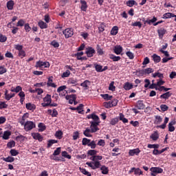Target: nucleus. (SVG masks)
I'll return each instance as SVG.
<instances>
[{
    "mask_svg": "<svg viewBox=\"0 0 176 176\" xmlns=\"http://www.w3.org/2000/svg\"><path fill=\"white\" fill-rule=\"evenodd\" d=\"M14 8V1L10 0L7 2V9L8 10H13Z\"/></svg>",
    "mask_w": 176,
    "mask_h": 176,
    "instance_id": "6ab92c4d",
    "label": "nucleus"
},
{
    "mask_svg": "<svg viewBox=\"0 0 176 176\" xmlns=\"http://www.w3.org/2000/svg\"><path fill=\"white\" fill-rule=\"evenodd\" d=\"M140 152H141V151L140 150V148H137L135 149L129 150V156H134L135 155L136 156H138V155H140Z\"/></svg>",
    "mask_w": 176,
    "mask_h": 176,
    "instance_id": "ddd939ff",
    "label": "nucleus"
},
{
    "mask_svg": "<svg viewBox=\"0 0 176 176\" xmlns=\"http://www.w3.org/2000/svg\"><path fill=\"white\" fill-rule=\"evenodd\" d=\"M61 153V147H58L52 154V156H58Z\"/></svg>",
    "mask_w": 176,
    "mask_h": 176,
    "instance_id": "5fc2aeb1",
    "label": "nucleus"
},
{
    "mask_svg": "<svg viewBox=\"0 0 176 176\" xmlns=\"http://www.w3.org/2000/svg\"><path fill=\"white\" fill-rule=\"evenodd\" d=\"M159 131H154V133H153L151 135H150V138L153 140V141H157L159 140Z\"/></svg>",
    "mask_w": 176,
    "mask_h": 176,
    "instance_id": "f3484780",
    "label": "nucleus"
},
{
    "mask_svg": "<svg viewBox=\"0 0 176 176\" xmlns=\"http://www.w3.org/2000/svg\"><path fill=\"white\" fill-rule=\"evenodd\" d=\"M154 124H160L163 122V118L160 116H155Z\"/></svg>",
    "mask_w": 176,
    "mask_h": 176,
    "instance_id": "cd10ccee",
    "label": "nucleus"
},
{
    "mask_svg": "<svg viewBox=\"0 0 176 176\" xmlns=\"http://www.w3.org/2000/svg\"><path fill=\"white\" fill-rule=\"evenodd\" d=\"M105 31V23L104 22L100 23L98 26V33L104 32Z\"/></svg>",
    "mask_w": 176,
    "mask_h": 176,
    "instance_id": "c756f323",
    "label": "nucleus"
},
{
    "mask_svg": "<svg viewBox=\"0 0 176 176\" xmlns=\"http://www.w3.org/2000/svg\"><path fill=\"white\" fill-rule=\"evenodd\" d=\"M65 100L69 101V104H74V101H76V94L67 95L65 96Z\"/></svg>",
    "mask_w": 176,
    "mask_h": 176,
    "instance_id": "6e6552de",
    "label": "nucleus"
},
{
    "mask_svg": "<svg viewBox=\"0 0 176 176\" xmlns=\"http://www.w3.org/2000/svg\"><path fill=\"white\" fill-rule=\"evenodd\" d=\"M100 96L102 98H104V100H105V101H110L111 100H112V98H113V96H110L108 94H100Z\"/></svg>",
    "mask_w": 176,
    "mask_h": 176,
    "instance_id": "bb28decb",
    "label": "nucleus"
},
{
    "mask_svg": "<svg viewBox=\"0 0 176 176\" xmlns=\"http://www.w3.org/2000/svg\"><path fill=\"white\" fill-rule=\"evenodd\" d=\"M14 96H16V94H12V93L9 94V91H8V89H6L4 91V98L7 101L10 100V99L13 98Z\"/></svg>",
    "mask_w": 176,
    "mask_h": 176,
    "instance_id": "9d476101",
    "label": "nucleus"
},
{
    "mask_svg": "<svg viewBox=\"0 0 176 176\" xmlns=\"http://www.w3.org/2000/svg\"><path fill=\"white\" fill-rule=\"evenodd\" d=\"M50 45L56 48L60 47V44L56 40L52 41L50 43Z\"/></svg>",
    "mask_w": 176,
    "mask_h": 176,
    "instance_id": "13d9d810",
    "label": "nucleus"
},
{
    "mask_svg": "<svg viewBox=\"0 0 176 176\" xmlns=\"http://www.w3.org/2000/svg\"><path fill=\"white\" fill-rule=\"evenodd\" d=\"M67 83L69 85H76V84L78 83V80L76 78H69V80H67Z\"/></svg>",
    "mask_w": 176,
    "mask_h": 176,
    "instance_id": "ea45409f",
    "label": "nucleus"
},
{
    "mask_svg": "<svg viewBox=\"0 0 176 176\" xmlns=\"http://www.w3.org/2000/svg\"><path fill=\"white\" fill-rule=\"evenodd\" d=\"M132 27H138V28H141L142 27V23L140 21H136L135 23H131Z\"/></svg>",
    "mask_w": 176,
    "mask_h": 176,
    "instance_id": "bf43d9fd",
    "label": "nucleus"
},
{
    "mask_svg": "<svg viewBox=\"0 0 176 176\" xmlns=\"http://www.w3.org/2000/svg\"><path fill=\"white\" fill-rule=\"evenodd\" d=\"M69 75H71V72L69 69H67L65 72L62 74V78H69Z\"/></svg>",
    "mask_w": 176,
    "mask_h": 176,
    "instance_id": "4d7b16f0",
    "label": "nucleus"
},
{
    "mask_svg": "<svg viewBox=\"0 0 176 176\" xmlns=\"http://www.w3.org/2000/svg\"><path fill=\"white\" fill-rule=\"evenodd\" d=\"M101 166V162L99 161H95L94 162V170H96L97 168H100V166Z\"/></svg>",
    "mask_w": 176,
    "mask_h": 176,
    "instance_id": "6e6d98bb",
    "label": "nucleus"
},
{
    "mask_svg": "<svg viewBox=\"0 0 176 176\" xmlns=\"http://www.w3.org/2000/svg\"><path fill=\"white\" fill-rule=\"evenodd\" d=\"M156 21H157V18H156V16H153L152 19L144 21V24L147 23L151 25V24L156 23Z\"/></svg>",
    "mask_w": 176,
    "mask_h": 176,
    "instance_id": "c9c22d12",
    "label": "nucleus"
},
{
    "mask_svg": "<svg viewBox=\"0 0 176 176\" xmlns=\"http://www.w3.org/2000/svg\"><path fill=\"white\" fill-rule=\"evenodd\" d=\"M32 137H33L34 140H38L39 142H42V141H43V136H42L39 133H32Z\"/></svg>",
    "mask_w": 176,
    "mask_h": 176,
    "instance_id": "9b49d317",
    "label": "nucleus"
},
{
    "mask_svg": "<svg viewBox=\"0 0 176 176\" xmlns=\"http://www.w3.org/2000/svg\"><path fill=\"white\" fill-rule=\"evenodd\" d=\"M152 57L155 64H157V63H160V61H162V58L160 57V56L156 54H153Z\"/></svg>",
    "mask_w": 176,
    "mask_h": 176,
    "instance_id": "4be33fe9",
    "label": "nucleus"
},
{
    "mask_svg": "<svg viewBox=\"0 0 176 176\" xmlns=\"http://www.w3.org/2000/svg\"><path fill=\"white\" fill-rule=\"evenodd\" d=\"M171 96H173V94L170 91H168L161 95L160 98H163L164 100H168Z\"/></svg>",
    "mask_w": 176,
    "mask_h": 176,
    "instance_id": "5701e85b",
    "label": "nucleus"
},
{
    "mask_svg": "<svg viewBox=\"0 0 176 176\" xmlns=\"http://www.w3.org/2000/svg\"><path fill=\"white\" fill-rule=\"evenodd\" d=\"M100 170H102V174H103L104 175H107L109 173V168L105 166V165H102L100 167Z\"/></svg>",
    "mask_w": 176,
    "mask_h": 176,
    "instance_id": "393cba45",
    "label": "nucleus"
},
{
    "mask_svg": "<svg viewBox=\"0 0 176 176\" xmlns=\"http://www.w3.org/2000/svg\"><path fill=\"white\" fill-rule=\"evenodd\" d=\"M3 160L7 163H13L14 162V157L8 156V157L3 158Z\"/></svg>",
    "mask_w": 176,
    "mask_h": 176,
    "instance_id": "37998d69",
    "label": "nucleus"
},
{
    "mask_svg": "<svg viewBox=\"0 0 176 176\" xmlns=\"http://www.w3.org/2000/svg\"><path fill=\"white\" fill-rule=\"evenodd\" d=\"M61 155L63 156V157H65L66 159L69 160H71L72 157L71 155L68 154L67 151H63Z\"/></svg>",
    "mask_w": 176,
    "mask_h": 176,
    "instance_id": "3c124183",
    "label": "nucleus"
},
{
    "mask_svg": "<svg viewBox=\"0 0 176 176\" xmlns=\"http://www.w3.org/2000/svg\"><path fill=\"white\" fill-rule=\"evenodd\" d=\"M12 135V132L10 131H6L3 135V140H9V137Z\"/></svg>",
    "mask_w": 176,
    "mask_h": 176,
    "instance_id": "2f4dec72",
    "label": "nucleus"
},
{
    "mask_svg": "<svg viewBox=\"0 0 176 176\" xmlns=\"http://www.w3.org/2000/svg\"><path fill=\"white\" fill-rule=\"evenodd\" d=\"M8 72V69L5 67L3 65L0 66V75H3V74H6Z\"/></svg>",
    "mask_w": 176,
    "mask_h": 176,
    "instance_id": "864d4df0",
    "label": "nucleus"
},
{
    "mask_svg": "<svg viewBox=\"0 0 176 176\" xmlns=\"http://www.w3.org/2000/svg\"><path fill=\"white\" fill-rule=\"evenodd\" d=\"M109 58L113 61H120L122 58L120 56H116V55L111 54H109Z\"/></svg>",
    "mask_w": 176,
    "mask_h": 176,
    "instance_id": "72a5a7b5",
    "label": "nucleus"
},
{
    "mask_svg": "<svg viewBox=\"0 0 176 176\" xmlns=\"http://www.w3.org/2000/svg\"><path fill=\"white\" fill-rule=\"evenodd\" d=\"M47 85L49 87H57V85L53 82V76L48 78Z\"/></svg>",
    "mask_w": 176,
    "mask_h": 176,
    "instance_id": "412c9836",
    "label": "nucleus"
},
{
    "mask_svg": "<svg viewBox=\"0 0 176 176\" xmlns=\"http://www.w3.org/2000/svg\"><path fill=\"white\" fill-rule=\"evenodd\" d=\"M63 134L61 131H58L55 133V137L58 138V140H61L63 138Z\"/></svg>",
    "mask_w": 176,
    "mask_h": 176,
    "instance_id": "8fccbe9b",
    "label": "nucleus"
},
{
    "mask_svg": "<svg viewBox=\"0 0 176 176\" xmlns=\"http://www.w3.org/2000/svg\"><path fill=\"white\" fill-rule=\"evenodd\" d=\"M168 120H169L168 117H166L164 119V123L160 126H157V127H158L159 129H166L167 124L168 123Z\"/></svg>",
    "mask_w": 176,
    "mask_h": 176,
    "instance_id": "a878e982",
    "label": "nucleus"
},
{
    "mask_svg": "<svg viewBox=\"0 0 176 176\" xmlns=\"http://www.w3.org/2000/svg\"><path fill=\"white\" fill-rule=\"evenodd\" d=\"M38 131H45V130H46V126L45 125V124L40 122L38 124Z\"/></svg>",
    "mask_w": 176,
    "mask_h": 176,
    "instance_id": "a19ab883",
    "label": "nucleus"
},
{
    "mask_svg": "<svg viewBox=\"0 0 176 176\" xmlns=\"http://www.w3.org/2000/svg\"><path fill=\"white\" fill-rule=\"evenodd\" d=\"M85 54H87V57H93L96 54V50L92 47H88L86 48Z\"/></svg>",
    "mask_w": 176,
    "mask_h": 176,
    "instance_id": "0eeeda50",
    "label": "nucleus"
},
{
    "mask_svg": "<svg viewBox=\"0 0 176 176\" xmlns=\"http://www.w3.org/2000/svg\"><path fill=\"white\" fill-rule=\"evenodd\" d=\"M11 156H17L19 155V151L14 148H12L10 151Z\"/></svg>",
    "mask_w": 176,
    "mask_h": 176,
    "instance_id": "680f3d73",
    "label": "nucleus"
},
{
    "mask_svg": "<svg viewBox=\"0 0 176 176\" xmlns=\"http://www.w3.org/2000/svg\"><path fill=\"white\" fill-rule=\"evenodd\" d=\"M152 76H153V78H159V79H163L164 78V76L163 75V74H161L159 72H157L153 74Z\"/></svg>",
    "mask_w": 176,
    "mask_h": 176,
    "instance_id": "f704fd0d",
    "label": "nucleus"
},
{
    "mask_svg": "<svg viewBox=\"0 0 176 176\" xmlns=\"http://www.w3.org/2000/svg\"><path fill=\"white\" fill-rule=\"evenodd\" d=\"M18 56L19 57H20L21 58H24V57H25V56H27V54H25V51H24L23 50L19 51L18 52Z\"/></svg>",
    "mask_w": 176,
    "mask_h": 176,
    "instance_id": "603ef678",
    "label": "nucleus"
},
{
    "mask_svg": "<svg viewBox=\"0 0 176 176\" xmlns=\"http://www.w3.org/2000/svg\"><path fill=\"white\" fill-rule=\"evenodd\" d=\"M50 67V63L47 61L43 62L38 60L36 63L35 67L40 68V69L43 70V68H49Z\"/></svg>",
    "mask_w": 176,
    "mask_h": 176,
    "instance_id": "f257e3e1",
    "label": "nucleus"
},
{
    "mask_svg": "<svg viewBox=\"0 0 176 176\" xmlns=\"http://www.w3.org/2000/svg\"><path fill=\"white\" fill-rule=\"evenodd\" d=\"M43 101L47 104H52V96H50V94H47L43 98Z\"/></svg>",
    "mask_w": 176,
    "mask_h": 176,
    "instance_id": "7c9ffc66",
    "label": "nucleus"
},
{
    "mask_svg": "<svg viewBox=\"0 0 176 176\" xmlns=\"http://www.w3.org/2000/svg\"><path fill=\"white\" fill-rule=\"evenodd\" d=\"M58 142V140H47V148H52V146H53V144H57Z\"/></svg>",
    "mask_w": 176,
    "mask_h": 176,
    "instance_id": "c85d7f7f",
    "label": "nucleus"
},
{
    "mask_svg": "<svg viewBox=\"0 0 176 176\" xmlns=\"http://www.w3.org/2000/svg\"><path fill=\"white\" fill-rule=\"evenodd\" d=\"M7 146L8 148H9V149H12V148H14V146H16V142H14V140L8 142L7 144Z\"/></svg>",
    "mask_w": 176,
    "mask_h": 176,
    "instance_id": "09e8293b",
    "label": "nucleus"
},
{
    "mask_svg": "<svg viewBox=\"0 0 176 176\" xmlns=\"http://www.w3.org/2000/svg\"><path fill=\"white\" fill-rule=\"evenodd\" d=\"M91 85V82L89 80H85L83 82H82L80 86L84 88V90H89L90 89V85Z\"/></svg>",
    "mask_w": 176,
    "mask_h": 176,
    "instance_id": "1a4fd4ad",
    "label": "nucleus"
},
{
    "mask_svg": "<svg viewBox=\"0 0 176 176\" xmlns=\"http://www.w3.org/2000/svg\"><path fill=\"white\" fill-rule=\"evenodd\" d=\"M87 119H93L94 121H91V123H101V121L100 120V117L94 113L87 116Z\"/></svg>",
    "mask_w": 176,
    "mask_h": 176,
    "instance_id": "423d86ee",
    "label": "nucleus"
},
{
    "mask_svg": "<svg viewBox=\"0 0 176 176\" xmlns=\"http://www.w3.org/2000/svg\"><path fill=\"white\" fill-rule=\"evenodd\" d=\"M35 123L32 121H27L24 124V130L25 131H31L32 129H35Z\"/></svg>",
    "mask_w": 176,
    "mask_h": 176,
    "instance_id": "f03ea898",
    "label": "nucleus"
},
{
    "mask_svg": "<svg viewBox=\"0 0 176 176\" xmlns=\"http://www.w3.org/2000/svg\"><path fill=\"white\" fill-rule=\"evenodd\" d=\"M127 57H129V60H133L134 58V54L130 51L126 52Z\"/></svg>",
    "mask_w": 176,
    "mask_h": 176,
    "instance_id": "0e129e2a",
    "label": "nucleus"
},
{
    "mask_svg": "<svg viewBox=\"0 0 176 176\" xmlns=\"http://www.w3.org/2000/svg\"><path fill=\"white\" fill-rule=\"evenodd\" d=\"M87 155L89 156H96V155H97V150H89L87 151Z\"/></svg>",
    "mask_w": 176,
    "mask_h": 176,
    "instance_id": "052dcab7",
    "label": "nucleus"
},
{
    "mask_svg": "<svg viewBox=\"0 0 176 176\" xmlns=\"http://www.w3.org/2000/svg\"><path fill=\"white\" fill-rule=\"evenodd\" d=\"M109 90L111 91H115L116 90V87H115V81H112L109 86Z\"/></svg>",
    "mask_w": 176,
    "mask_h": 176,
    "instance_id": "c03bdc74",
    "label": "nucleus"
},
{
    "mask_svg": "<svg viewBox=\"0 0 176 176\" xmlns=\"http://www.w3.org/2000/svg\"><path fill=\"white\" fill-rule=\"evenodd\" d=\"M157 32L160 36V39H163V36L166 35L167 30H166V29H164V28H161L160 30H157Z\"/></svg>",
    "mask_w": 176,
    "mask_h": 176,
    "instance_id": "dca6fc26",
    "label": "nucleus"
},
{
    "mask_svg": "<svg viewBox=\"0 0 176 176\" xmlns=\"http://www.w3.org/2000/svg\"><path fill=\"white\" fill-rule=\"evenodd\" d=\"M88 146L91 148V149H96L97 147V144H96V140H91L89 142V144H88Z\"/></svg>",
    "mask_w": 176,
    "mask_h": 176,
    "instance_id": "79ce46f5",
    "label": "nucleus"
},
{
    "mask_svg": "<svg viewBox=\"0 0 176 176\" xmlns=\"http://www.w3.org/2000/svg\"><path fill=\"white\" fill-rule=\"evenodd\" d=\"M80 3H81L80 10L82 12H87V2L85 0H80Z\"/></svg>",
    "mask_w": 176,
    "mask_h": 176,
    "instance_id": "2eb2a0df",
    "label": "nucleus"
},
{
    "mask_svg": "<svg viewBox=\"0 0 176 176\" xmlns=\"http://www.w3.org/2000/svg\"><path fill=\"white\" fill-rule=\"evenodd\" d=\"M90 133H91V131L90 130V128H87L86 130H85L83 131L84 135L85 137H88V138L93 137V135H91Z\"/></svg>",
    "mask_w": 176,
    "mask_h": 176,
    "instance_id": "e433bc0d",
    "label": "nucleus"
},
{
    "mask_svg": "<svg viewBox=\"0 0 176 176\" xmlns=\"http://www.w3.org/2000/svg\"><path fill=\"white\" fill-rule=\"evenodd\" d=\"M90 131L91 133H97L98 130H100V128H98V126H100V123L98 122H90Z\"/></svg>",
    "mask_w": 176,
    "mask_h": 176,
    "instance_id": "39448f33",
    "label": "nucleus"
},
{
    "mask_svg": "<svg viewBox=\"0 0 176 176\" xmlns=\"http://www.w3.org/2000/svg\"><path fill=\"white\" fill-rule=\"evenodd\" d=\"M133 5H135V6L138 5V3L135 2V0H129L126 1V6L129 8H133Z\"/></svg>",
    "mask_w": 176,
    "mask_h": 176,
    "instance_id": "473e14b6",
    "label": "nucleus"
},
{
    "mask_svg": "<svg viewBox=\"0 0 176 176\" xmlns=\"http://www.w3.org/2000/svg\"><path fill=\"white\" fill-rule=\"evenodd\" d=\"M135 108L137 109H145V104H144V100H138L136 103Z\"/></svg>",
    "mask_w": 176,
    "mask_h": 176,
    "instance_id": "4468645a",
    "label": "nucleus"
},
{
    "mask_svg": "<svg viewBox=\"0 0 176 176\" xmlns=\"http://www.w3.org/2000/svg\"><path fill=\"white\" fill-rule=\"evenodd\" d=\"M113 52L115 54H122V52H123V47L121 45H116L113 48Z\"/></svg>",
    "mask_w": 176,
    "mask_h": 176,
    "instance_id": "f8f14e48",
    "label": "nucleus"
},
{
    "mask_svg": "<svg viewBox=\"0 0 176 176\" xmlns=\"http://www.w3.org/2000/svg\"><path fill=\"white\" fill-rule=\"evenodd\" d=\"M134 174L135 175H144V173L140 168H135Z\"/></svg>",
    "mask_w": 176,
    "mask_h": 176,
    "instance_id": "de8ad7c7",
    "label": "nucleus"
},
{
    "mask_svg": "<svg viewBox=\"0 0 176 176\" xmlns=\"http://www.w3.org/2000/svg\"><path fill=\"white\" fill-rule=\"evenodd\" d=\"M63 34L65 35L66 39H68V38H71L74 35V29L67 28L63 31Z\"/></svg>",
    "mask_w": 176,
    "mask_h": 176,
    "instance_id": "20e7f679",
    "label": "nucleus"
},
{
    "mask_svg": "<svg viewBox=\"0 0 176 176\" xmlns=\"http://www.w3.org/2000/svg\"><path fill=\"white\" fill-rule=\"evenodd\" d=\"M118 122H119V118L117 117V118H112L111 120L110 124L111 126H115L116 124H118Z\"/></svg>",
    "mask_w": 176,
    "mask_h": 176,
    "instance_id": "a18cd8bd",
    "label": "nucleus"
},
{
    "mask_svg": "<svg viewBox=\"0 0 176 176\" xmlns=\"http://www.w3.org/2000/svg\"><path fill=\"white\" fill-rule=\"evenodd\" d=\"M95 69L96 72H102V66L101 65H96Z\"/></svg>",
    "mask_w": 176,
    "mask_h": 176,
    "instance_id": "69168bd1",
    "label": "nucleus"
},
{
    "mask_svg": "<svg viewBox=\"0 0 176 176\" xmlns=\"http://www.w3.org/2000/svg\"><path fill=\"white\" fill-rule=\"evenodd\" d=\"M79 138V132L75 131L73 133V140L74 141H76Z\"/></svg>",
    "mask_w": 176,
    "mask_h": 176,
    "instance_id": "338daca9",
    "label": "nucleus"
},
{
    "mask_svg": "<svg viewBox=\"0 0 176 176\" xmlns=\"http://www.w3.org/2000/svg\"><path fill=\"white\" fill-rule=\"evenodd\" d=\"M133 87H134V85H133V83H131L129 82H125L123 86V88L126 91H129V90H131V89H133Z\"/></svg>",
    "mask_w": 176,
    "mask_h": 176,
    "instance_id": "a211bd4d",
    "label": "nucleus"
},
{
    "mask_svg": "<svg viewBox=\"0 0 176 176\" xmlns=\"http://www.w3.org/2000/svg\"><path fill=\"white\" fill-rule=\"evenodd\" d=\"M90 141H91L90 139H88L87 138H82V144L85 146H86V145H87V146H89V144H90Z\"/></svg>",
    "mask_w": 176,
    "mask_h": 176,
    "instance_id": "49530a36",
    "label": "nucleus"
},
{
    "mask_svg": "<svg viewBox=\"0 0 176 176\" xmlns=\"http://www.w3.org/2000/svg\"><path fill=\"white\" fill-rule=\"evenodd\" d=\"M118 32H119V27L118 26H113L111 28V30L110 32L111 35L112 36H115V35H118Z\"/></svg>",
    "mask_w": 176,
    "mask_h": 176,
    "instance_id": "b1692460",
    "label": "nucleus"
},
{
    "mask_svg": "<svg viewBox=\"0 0 176 176\" xmlns=\"http://www.w3.org/2000/svg\"><path fill=\"white\" fill-rule=\"evenodd\" d=\"M78 113H82L83 112V104H80L79 106L76 107Z\"/></svg>",
    "mask_w": 176,
    "mask_h": 176,
    "instance_id": "774afa93",
    "label": "nucleus"
},
{
    "mask_svg": "<svg viewBox=\"0 0 176 176\" xmlns=\"http://www.w3.org/2000/svg\"><path fill=\"white\" fill-rule=\"evenodd\" d=\"M25 108L26 109H28V111H35V109H36V106L34 104L32 103H27L25 104Z\"/></svg>",
    "mask_w": 176,
    "mask_h": 176,
    "instance_id": "aec40b11",
    "label": "nucleus"
},
{
    "mask_svg": "<svg viewBox=\"0 0 176 176\" xmlns=\"http://www.w3.org/2000/svg\"><path fill=\"white\" fill-rule=\"evenodd\" d=\"M96 52H97L98 56H102L104 54V51L102 50V49L100 46V45H96Z\"/></svg>",
    "mask_w": 176,
    "mask_h": 176,
    "instance_id": "58836bf2",
    "label": "nucleus"
},
{
    "mask_svg": "<svg viewBox=\"0 0 176 176\" xmlns=\"http://www.w3.org/2000/svg\"><path fill=\"white\" fill-rule=\"evenodd\" d=\"M150 171L151 172V176H157V174H162L163 173V168L160 167H151Z\"/></svg>",
    "mask_w": 176,
    "mask_h": 176,
    "instance_id": "7ed1b4c3",
    "label": "nucleus"
},
{
    "mask_svg": "<svg viewBox=\"0 0 176 176\" xmlns=\"http://www.w3.org/2000/svg\"><path fill=\"white\" fill-rule=\"evenodd\" d=\"M38 27H40L41 30H45L47 28V25L46 23L43 22V21H40L38 22Z\"/></svg>",
    "mask_w": 176,
    "mask_h": 176,
    "instance_id": "4c0bfd02",
    "label": "nucleus"
},
{
    "mask_svg": "<svg viewBox=\"0 0 176 176\" xmlns=\"http://www.w3.org/2000/svg\"><path fill=\"white\" fill-rule=\"evenodd\" d=\"M6 41H8V37L2 34H0V42L3 43V42H6Z\"/></svg>",
    "mask_w": 176,
    "mask_h": 176,
    "instance_id": "e2e57ef3",
    "label": "nucleus"
}]
</instances>
